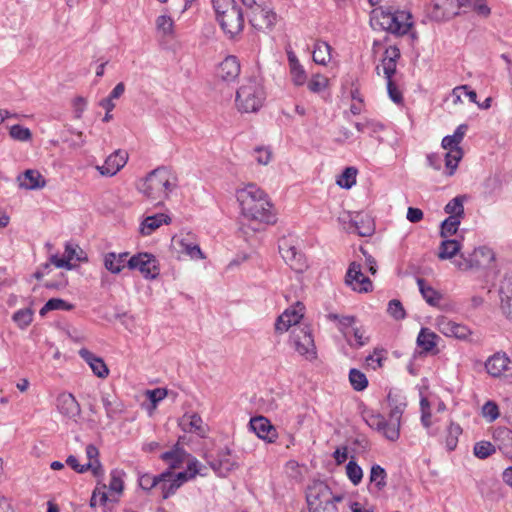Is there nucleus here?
<instances>
[{
	"mask_svg": "<svg viewBox=\"0 0 512 512\" xmlns=\"http://www.w3.org/2000/svg\"><path fill=\"white\" fill-rule=\"evenodd\" d=\"M79 355L89 365L97 377L106 378L109 375V369L103 358L95 355L86 348H81Z\"/></svg>",
	"mask_w": 512,
	"mask_h": 512,
	"instance_id": "bb28decb",
	"label": "nucleus"
},
{
	"mask_svg": "<svg viewBox=\"0 0 512 512\" xmlns=\"http://www.w3.org/2000/svg\"><path fill=\"white\" fill-rule=\"evenodd\" d=\"M287 59L293 83L296 86H302L307 81V74L303 66L292 50H287Z\"/></svg>",
	"mask_w": 512,
	"mask_h": 512,
	"instance_id": "c756f323",
	"label": "nucleus"
},
{
	"mask_svg": "<svg viewBox=\"0 0 512 512\" xmlns=\"http://www.w3.org/2000/svg\"><path fill=\"white\" fill-rule=\"evenodd\" d=\"M461 249V243L456 239L443 240L439 246L438 257L441 260L451 259L456 256Z\"/></svg>",
	"mask_w": 512,
	"mask_h": 512,
	"instance_id": "37998d69",
	"label": "nucleus"
},
{
	"mask_svg": "<svg viewBox=\"0 0 512 512\" xmlns=\"http://www.w3.org/2000/svg\"><path fill=\"white\" fill-rule=\"evenodd\" d=\"M74 308L73 304L66 302L60 298H51L49 299L45 305L40 309L39 314L41 316H45L49 311L53 310H63L70 311Z\"/></svg>",
	"mask_w": 512,
	"mask_h": 512,
	"instance_id": "49530a36",
	"label": "nucleus"
},
{
	"mask_svg": "<svg viewBox=\"0 0 512 512\" xmlns=\"http://www.w3.org/2000/svg\"><path fill=\"white\" fill-rule=\"evenodd\" d=\"M387 311L396 320L404 319L406 316L402 303L397 299L389 301Z\"/></svg>",
	"mask_w": 512,
	"mask_h": 512,
	"instance_id": "680f3d73",
	"label": "nucleus"
},
{
	"mask_svg": "<svg viewBox=\"0 0 512 512\" xmlns=\"http://www.w3.org/2000/svg\"><path fill=\"white\" fill-rule=\"evenodd\" d=\"M172 476V473L169 470H165L158 475H152L150 473H144L139 475L138 483L139 486L146 491H150L151 489L158 487L160 482L164 479V477Z\"/></svg>",
	"mask_w": 512,
	"mask_h": 512,
	"instance_id": "4c0bfd02",
	"label": "nucleus"
},
{
	"mask_svg": "<svg viewBox=\"0 0 512 512\" xmlns=\"http://www.w3.org/2000/svg\"><path fill=\"white\" fill-rule=\"evenodd\" d=\"M263 86L256 78H247L236 92V106L240 112L251 113L258 111L264 102Z\"/></svg>",
	"mask_w": 512,
	"mask_h": 512,
	"instance_id": "0eeeda50",
	"label": "nucleus"
},
{
	"mask_svg": "<svg viewBox=\"0 0 512 512\" xmlns=\"http://www.w3.org/2000/svg\"><path fill=\"white\" fill-rule=\"evenodd\" d=\"M81 254H83V251L77 244L66 242L63 257H59L57 254L52 255L50 257V262L57 268H66L71 270L73 268V265L71 264L72 260H83Z\"/></svg>",
	"mask_w": 512,
	"mask_h": 512,
	"instance_id": "a211bd4d",
	"label": "nucleus"
},
{
	"mask_svg": "<svg viewBox=\"0 0 512 512\" xmlns=\"http://www.w3.org/2000/svg\"><path fill=\"white\" fill-rule=\"evenodd\" d=\"M187 457H190V454L179 443H176L170 450L160 455V459L168 466L166 470H169L171 473L173 470L180 468L187 460Z\"/></svg>",
	"mask_w": 512,
	"mask_h": 512,
	"instance_id": "393cba45",
	"label": "nucleus"
},
{
	"mask_svg": "<svg viewBox=\"0 0 512 512\" xmlns=\"http://www.w3.org/2000/svg\"><path fill=\"white\" fill-rule=\"evenodd\" d=\"M462 434V428L459 424L451 422L450 425L447 428V435H446V448L449 451L455 450L458 444V438Z\"/></svg>",
	"mask_w": 512,
	"mask_h": 512,
	"instance_id": "603ef678",
	"label": "nucleus"
},
{
	"mask_svg": "<svg viewBox=\"0 0 512 512\" xmlns=\"http://www.w3.org/2000/svg\"><path fill=\"white\" fill-rule=\"evenodd\" d=\"M501 310L512 321V277L505 278L500 286Z\"/></svg>",
	"mask_w": 512,
	"mask_h": 512,
	"instance_id": "7c9ffc66",
	"label": "nucleus"
},
{
	"mask_svg": "<svg viewBox=\"0 0 512 512\" xmlns=\"http://www.w3.org/2000/svg\"><path fill=\"white\" fill-rule=\"evenodd\" d=\"M363 419L366 424L373 430L377 431L385 439L395 442L400 437V428L398 423H393L391 420L373 411H366L363 413Z\"/></svg>",
	"mask_w": 512,
	"mask_h": 512,
	"instance_id": "9d476101",
	"label": "nucleus"
},
{
	"mask_svg": "<svg viewBox=\"0 0 512 512\" xmlns=\"http://www.w3.org/2000/svg\"><path fill=\"white\" fill-rule=\"evenodd\" d=\"M250 428L262 440L273 443L277 439V430L264 416L252 417L249 422Z\"/></svg>",
	"mask_w": 512,
	"mask_h": 512,
	"instance_id": "6ab92c4d",
	"label": "nucleus"
},
{
	"mask_svg": "<svg viewBox=\"0 0 512 512\" xmlns=\"http://www.w3.org/2000/svg\"><path fill=\"white\" fill-rule=\"evenodd\" d=\"M444 155L447 176H453L457 170L458 164L463 157V150L461 147L448 148Z\"/></svg>",
	"mask_w": 512,
	"mask_h": 512,
	"instance_id": "c9c22d12",
	"label": "nucleus"
},
{
	"mask_svg": "<svg viewBox=\"0 0 512 512\" xmlns=\"http://www.w3.org/2000/svg\"><path fill=\"white\" fill-rule=\"evenodd\" d=\"M213 9L221 29L229 39L235 38L244 28V14L236 0H212Z\"/></svg>",
	"mask_w": 512,
	"mask_h": 512,
	"instance_id": "20e7f679",
	"label": "nucleus"
},
{
	"mask_svg": "<svg viewBox=\"0 0 512 512\" xmlns=\"http://www.w3.org/2000/svg\"><path fill=\"white\" fill-rule=\"evenodd\" d=\"M438 330L446 337H453L462 341H469L472 335V330L461 323H457L447 317H440L437 319Z\"/></svg>",
	"mask_w": 512,
	"mask_h": 512,
	"instance_id": "dca6fc26",
	"label": "nucleus"
},
{
	"mask_svg": "<svg viewBox=\"0 0 512 512\" xmlns=\"http://www.w3.org/2000/svg\"><path fill=\"white\" fill-rule=\"evenodd\" d=\"M412 15L405 10L379 7L371 13V25L396 36L406 35L413 26Z\"/></svg>",
	"mask_w": 512,
	"mask_h": 512,
	"instance_id": "7ed1b4c3",
	"label": "nucleus"
},
{
	"mask_svg": "<svg viewBox=\"0 0 512 512\" xmlns=\"http://www.w3.org/2000/svg\"><path fill=\"white\" fill-rule=\"evenodd\" d=\"M125 472L120 469H113L110 472L109 491L120 495L124 489Z\"/></svg>",
	"mask_w": 512,
	"mask_h": 512,
	"instance_id": "09e8293b",
	"label": "nucleus"
},
{
	"mask_svg": "<svg viewBox=\"0 0 512 512\" xmlns=\"http://www.w3.org/2000/svg\"><path fill=\"white\" fill-rule=\"evenodd\" d=\"M130 270H138L146 279H155L159 275V265L156 257L150 253H138L127 261Z\"/></svg>",
	"mask_w": 512,
	"mask_h": 512,
	"instance_id": "ddd939ff",
	"label": "nucleus"
},
{
	"mask_svg": "<svg viewBox=\"0 0 512 512\" xmlns=\"http://www.w3.org/2000/svg\"><path fill=\"white\" fill-rule=\"evenodd\" d=\"M437 338L438 336L428 328H421L417 336V345L422 349V352L429 353L435 349Z\"/></svg>",
	"mask_w": 512,
	"mask_h": 512,
	"instance_id": "a19ab883",
	"label": "nucleus"
},
{
	"mask_svg": "<svg viewBox=\"0 0 512 512\" xmlns=\"http://www.w3.org/2000/svg\"><path fill=\"white\" fill-rule=\"evenodd\" d=\"M18 185L25 190L43 189L47 181L45 177L36 169H27L17 177Z\"/></svg>",
	"mask_w": 512,
	"mask_h": 512,
	"instance_id": "5701e85b",
	"label": "nucleus"
},
{
	"mask_svg": "<svg viewBox=\"0 0 512 512\" xmlns=\"http://www.w3.org/2000/svg\"><path fill=\"white\" fill-rule=\"evenodd\" d=\"M460 257L461 260L456 261V266L460 270H469L489 264L494 259V253L490 248L481 246L475 248L468 256L461 254Z\"/></svg>",
	"mask_w": 512,
	"mask_h": 512,
	"instance_id": "4468645a",
	"label": "nucleus"
},
{
	"mask_svg": "<svg viewBox=\"0 0 512 512\" xmlns=\"http://www.w3.org/2000/svg\"><path fill=\"white\" fill-rule=\"evenodd\" d=\"M459 10L464 9L466 10H473L475 11L479 16L482 17H488L491 13V9L486 3V0H457Z\"/></svg>",
	"mask_w": 512,
	"mask_h": 512,
	"instance_id": "79ce46f5",
	"label": "nucleus"
},
{
	"mask_svg": "<svg viewBox=\"0 0 512 512\" xmlns=\"http://www.w3.org/2000/svg\"><path fill=\"white\" fill-rule=\"evenodd\" d=\"M483 416L489 421H495L499 416V409L495 402L487 401L482 407Z\"/></svg>",
	"mask_w": 512,
	"mask_h": 512,
	"instance_id": "0e129e2a",
	"label": "nucleus"
},
{
	"mask_svg": "<svg viewBox=\"0 0 512 512\" xmlns=\"http://www.w3.org/2000/svg\"><path fill=\"white\" fill-rule=\"evenodd\" d=\"M416 282L419 291L427 304L432 307L439 306L440 301L442 300V294L432 286L428 285L423 278H417Z\"/></svg>",
	"mask_w": 512,
	"mask_h": 512,
	"instance_id": "f704fd0d",
	"label": "nucleus"
},
{
	"mask_svg": "<svg viewBox=\"0 0 512 512\" xmlns=\"http://www.w3.org/2000/svg\"><path fill=\"white\" fill-rule=\"evenodd\" d=\"M176 178L165 167L151 171L138 185V190L147 198L162 203L176 188Z\"/></svg>",
	"mask_w": 512,
	"mask_h": 512,
	"instance_id": "f03ea898",
	"label": "nucleus"
},
{
	"mask_svg": "<svg viewBox=\"0 0 512 512\" xmlns=\"http://www.w3.org/2000/svg\"><path fill=\"white\" fill-rule=\"evenodd\" d=\"M9 135L12 139L21 142L29 141L32 138L30 129L19 124L10 127Z\"/></svg>",
	"mask_w": 512,
	"mask_h": 512,
	"instance_id": "13d9d810",
	"label": "nucleus"
},
{
	"mask_svg": "<svg viewBox=\"0 0 512 512\" xmlns=\"http://www.w3.org/2000/svg\"><path fill=\"white\" fill-rule=\"evenodd\" d=\"M349 381L351 386L356 391H362L368 386V379L366 375L356 368L349 371Z\"/></svg>",
	"mask_w": 512,
	"mask_h": 512,
	"instance_id": "864d4df0",
	"label": "nucleus"
},
{
	"mask_svg": "<svg viewBox=\"0 0 512 512\" xmlns=\"http://www.w3.org/2000/svg\"><path fill=\"white\" fill-rule=\"evenodd\" d=\"M388 404L390 407L389 419L393 423H398L399 427L401 426V417L405 410L406 403L405 402H397L391 394L388 395Z\"/></svg>",
	"mask_w": 512,
	"mask_h": 512,
	"instance_id": "8fccbe9b",
	"label": "nucleus"
},
{
	"mask_svg": "<svg viewBox=\"0 0 512 512\" xmlns=\"http://www.w3.org/2000/svg\"><path fill=\"white\" fill-rule=\"evenodd\" d=\"M302 309L303 307L298 304L297 307L293 309L285 310L275 322L276 332L284 333L288 331L290 327L297 325L303 317Z\"/></svg>",
	"mask_w": 512,
	"mask_h": 512,
	"instance_id": "a878e982",
	"label": "nucleus"
},
{
	"mask_svg": "<svg viewBox=\"0 0 512 512\" xmlns=\"http://www.w3.org/2000/svg\"><path fill=\"white\" fill-rule=\"evenodd\" d=\"M358 170L355 167H346L343 172L338 176L336 183L341 188L350 189L356 184Z\"/></svg>",
	"mask_w": 512,
	"mask_h": 512,
	"instance_id": "de8ad7c7",
	"label": "nucleus"
},
{
	"mask_svg": "<svg viewBox=\"0 0 512 512\" xmlns=\"http://www.w3.org/2000/svg\"><path fill=\"white\" fill-rule=\"evenodd\" d=\"M241 214L249 221L258 224L273 225L277 221L276 213L267 194L255 184H248L236 191Z\"/></svg>",
	"mask_w": 512,
	"mask_h": 512,
	"instance_id": "f257e3e1",
	"label": "nucleus"
},
{
	"mask_svg": "<svg viewBox=\"0 0 512 512\" xmlns=\"http://www.w3.org/2000/svg\"><path fill=\"white\" fill-rule=\"evenodd\" d=\"M460 218H456L455 216H448L441 223L440 235L442 238H448L457 233L460 223Z\"/></svg>",
	"mask_w": 512,
	"mask_h": 512,
	"instance_id": "3c124183",
	"label": "nucleus"
},
{
	"mask_svg": "<svg viewBox=\"0 0 512 512\" xmlns=\"http://www.w3.org/2000/svg\"><path fill=\"white\" fill-rule=\"evenodd\" d=\"M178 425L185 433H194L199 437H205L206 430L203 426V420L195 412H186L178 420Z\"/></svg>",
	"mask_w": 512,
	"mask_h": 512,
	"instance_id": "b1692460",
	"label": "nucleus"
},
{
	"mask_svg": "<svg viewBox=\"0 0 512 512\" xmlns=\"http://www.w3.org/2000/svg\"><path fill=\"white\" fill-rule=\"evenodd\" d=\"M278 249L283 260L295 271H302L306 267L304 255L298 250L292 237H282L278 242Z\"/></svg>",
	"mask_w": 512,
	"mask_h": 512,
	"instance_id": "f8f14e48",
	"label": "nucleus"
},
{
	"mask_svg": "<svg viewBox=\"0 0 512 512\" xmlns=\"http://www.w3.org/2000/svg\"><path fill=\"white\" fill-rule=\"evenodd\" d=\"M467 129L466 124L459 125L452 135H447L442 139V147L444 149L460 147L459 144L462 142Z\"/></svg>",
	"mask_w": 512,
	"mask_h": 512,
	"instance_id": "a18cd8bd",
	"label": "nucleus"
},
{
	"mask_svg": "<svg viewBox=\"0 0 512 512\" xmlns=\"http://www.w3.org/2000/svg\"><path fill=\"white\" fill-rule=\"evenodd\" d=\"M496 441L502 454L512 460V430L508 428L498 430Z\"/></svg>",
	"mask_w": 512,
	"mask_h": 512,
	"instance_id": "58836bf2",
	"label": "nucleus"
},
{
	"mask_svg": "<svg viewBox=\"0 0 512 512\" xmlns=\"http://www.w3.org/2000/svg\"><path fill=\"white\" fill-rule=\"evenodd\" d=\"M346 475L353 485H358L363 478V470L354 460L346 465Z\"/></svg>",
	"mask_w": 512,
	"mask_h": 512,
	"instance_id": "6e6d98bb",
	"label": "nucleus"
},
{
	"mask_svg": "<svg viewBox=\"0 0 512 512\" xmlns=\"http://www.w3.org/2000/svg\"><path fill=\"white\" fill-rule=\"evenodd\" d=\"M158 487L161 490L163 499H168L169 497L174 495L176 491L180 488L179 484L174 481L172 476L164 477V479L160 482Z\"/></svg>",
	"mask_w": 512,
	"mask_h": 512,
	"instance_id": "4d7b16f0",
	"label": "nucleus"
},
{
	"mask_svg": "<svg viewBox=\"0 0 512 512\" xmlns=\"http://www.w3.org/2000/svg\"><path fill=\"white\" fill-rule=\"evenodd\" d=\"M332 47L325 41L315 43L313 61L320 65H327L331 60Z\"/></svg>",
	"mask_w": 512,
	"mask_h": 512,
	"instance_id": "c03bdc74",
	"label": "nucleus"
},
{
	"mask_svg": "<svg viewBox=\"0 0 512 512\" xmlns=\"http://www.w3.org/2000/svg\"><path fill=\"white\" fill-rule=\"evenodd\" d=\"M240 62L236 56H227L219 65L218 76L226 82L235 81L240 74Z\"/></svg>",
	"mask_w": 512,
	"mask_h": 512,
	"instance_id": "cd10ccee",
	"label": "nucleus"
},
{
	"mask_svg": "<svg viewBox=\"0 0 512 512\" xmlns=\"http://www.w3.org/2000/svg\"><path fill=\"white\" fill-rule=\"evenodd\" d=\"M249 9L248 20L250 25L258 31L271 29L276 22V13L262 0H241Z\"/></svg>",
	"mask_w": 512,
	"mask_h": 512,
	"instance_id": "6e6552de",
	"label": "nucleus"
},
{
	"mask_svg": "<svg viewBox=\"0 0 512 512\" xmlns=\"http://www.w3.org/2000/svg\"><path fill=\"white\" fill-rule=\"evenodd\" d=\"M205 458L214 473L222 478L227 477L240 466L237 455L228 447L219 449L215 457L206 455Z\"/></svg>",
	"mask_w": 512,
	"mask_h": 512,
	"instance_id": "1a4fd4ad",
	"label": "nucleus"
},
{
	"mask_svg": "<svg viewBox=\"0 0 512 512\" xmlns=\"http://www.w3.org/2000/svg\"><path fill=\"white\" fill-rule=\"evenodd\" d=\"M387 485V473L385 469L378 465L374 464L371 467L370 475H369V485L368 490L372 494H378L384 490Z\"/></svg>",
	"mask_w": 512,
	"mask_h": 512,
	"instance_id": "c85d7f7f",
	"label": "nucleus"
},
{
	"mask_svg": "<svg viewBox=\"0 0 512 512\" xmlns=\"http://www.w3.org/2000/svg\"><path fill=\"white\" fill-rule=\"evenodd\" d=\"M327 319L336 322L337 329L351 348L360 349L368 344L370 337L363 326L357 325L355 316L329 313Z\"/></svg>",
	"mask_w": 512,
	"mask_h": 512,
	"instance_id": "423d86ee",
	"label": "nucleus"
},
{
	"mask_svg": "<svg viewBox=\"0 0 512 512\" xmlns=\"http://www.w3.org/2000/svg\"><path fill=\"white\" fill-rule=\"evenodd\" d=\"M459 14L457 0H434L431 16L436 21H445Z\"/></svg>",
	"mask_w": 512,
	"mask_h": 512,
	"instance_id": "412c9836",
	"label": "nucleus"
},
{
	"mask_svg": "<svg viewBox=\"0 0 512 512\" xmlns=\"http://www.w3.org/2000/svg\"><path fill=\"white\" fill-rule=\"evenodd\" d=\"M473 452L477 458L486 459L495 452V447L489 441H480L474 445Z\"/></svg>",
	"mask_w": 512,
	"mask_h": 512,
	"instance_id": "bf43d9fd",
	"label": "nucleus"
},
{
	"mask_svg": "<svg viewBox=\"0 0 512 512\" xmlns=\"http://www.w3.org/2000/svg\"><path fill=\"white\" fill-rule=\"evenodd\" d=\"M342 495H334L323 481H313L306 490V502L309 512H338L336 502H341Z\"/></svg>",
	"mask_w": 512,
	"mask_h": 512,
	"instance_id": "39448f33",
	"label": "nucleus"
},
{
	"mask_svg": "<svg viewBox=\"0 0 512 512\" xmlns=\"http://www.w3.org/2000/svg\"><path fill=\"white\" fill-rule=\"evenodd\" d=\"M290 344L302 356L307 359L316 358V347L308 326L294 327L290 334Z\"/></svg>",
	"mask_w": 512,
	"mask_h": 512,
	"instance_id": "9b49d317",
	"label": "nucleus"
},
{
	"mask_svg": "<svg viewBox=\"0 0 512 512\" xmlns=\"http://www.w3.org/2000/svg\"><path fill=\"white\" fill-rule=\"evenodd\" d=\"M106 485H103L102 490L96 488L90 499V506L92 508L96 507L98 504L104 505L108 501V495L105 491Z\"/></svg>",
	"mask_w": 512,
	"mask_h": 512,
	"instance_id": "774afa93",
	"label": "nucleus"
},
{
	"mask_svg": "<svg viewBox=\"0 0 512 512\" xmlns=\"http://www.w3.org/2000/svg\"><path fill=\"white\" fill-rule=\"evenodd\" d=\"M468 200V196L465 194L457 195L451 199L444 207L445 213L449 216H455L456 218L463 219L465 216L464 203Z\"/></svg>",
	"mask_w": 512,
	"mask_h": 512,
	"instance_id": "ea45409f",
	"label": "nucleus"
},
{
	"mask_svg": "<svg viewBox=\"0 0 512 512\" xmlns=\"http://www.w3.org/2000/svg\"><path fill=\"white\" fill-rule=\"evenodd\" d=\"M386 81H387V92H388L390 99L396 104H401L403 102L402 92L399 90V88L394 83L392 78H388V79H386Z\"/></svg>",
	"mask_w": 512,
	"mask_h": 512,
	"instance_id": "338daca9",
	"label": "nucleus"
},
{
	"mask_svg": "<svg viewBox=\"0 0 512 512\" xmlns=\"http://www.w3.org/2000/svg\"><path fill=\"white\" fill-rule=\"evenodd\" d=\"M328 79L322 75H314L308 82V89L311 92L319 93L327 86Z\"/></svg>",
	"mask_w": 512,
	"mask_h": 512,
	"instance_id": "e2e57ef3",
	"label": "nucleus"
},
{
	"mask_svg": "<svg viewBox=\"0 0 512 512\" xmlns=\"http://www.w3.org/2000/svg\"><path fill=\"white\" fill-rule=\"evenodd\" d=\"M383 352V349H375L372 355L366 357L367 364L372 366L374 370L381 368L383 366V362L386 360V357L383 355Z\"/></svg>",
	"mask_w": 512,
	"mask_h": 512,
	"instance_id": "69168bd1",
	"label": "nucleus"
},
{
	"mask_svg": "<svg viewBox=\"0 0 512 512\" xmlns=\"http://www.w3.org/2000/svg\"><path fill=\"white\" fill-rule=\"evenodd\" d=\"M13 320L21 328L27 327L33 320V313L30 309H21L14 313Z\"/></svg>",
	"mask_w": 512,
	"mask_h": 512,
	"instance_id": "052dcab7",
	"label": "nucleus"
},
{
	"mask_svg": "<svg viewBox=\"0 0 512 512\" xmlns=\"http://www.w3.org/2000/svg\"><path fill=\"white\" fill-rule=\"evenodd\" d=\"M156 29L163 36H172L174 34V21L169 15H160L156 19Z\"/></svg>",
	"mask_w": 512,
	"mask_h": 512,
	"instance_id": "5fc2aeb1",
	"label": "nucleus"
},
{
	"mask_svg": "<svg viewBox=\"0 0 512 512\" xmlns=\"http://www.w3.org/2000/svg\"><path fill=\"white\" fill-rule=\"evenodd\" d=\"M180 251L188 255L191 259L201 260L205 258L200 246L191 240V236L181 238L178 241Z\"/></svg>",
	"mask_w": 512,
	"mask_h": 512,
	"instance_id": "e433bc0d",
	"label": "nucleus"
},
{
	"mask_svg": "<svg viewBox=\"0 0 512 512\" xmlns=\"http://www.w3.org/2000/svg\"><path fill=\"white\" fill-rule=\"evenodd\" d=\"M511 360L505 352H496L485 362V369L492 377H500L511 370Z\"/></svg>",
	"mask_w": 512,
	"mask_h": 512,
	"instance_id": "f3484780",
	"label": "nucleus"
},
{
	"mask_svg": "<svg viewBox=\"0 0 512 512\" xmlns=\"http://www.w3.org/2000/svg\"><path fill=\"white\" fill-rule=\"evenodd\" d=\"M171 218L163 213L147 216L140 225V232L142 235H150L162 224H169Z\"/></svg>",
	"mask_w": 512,
	"mask_h": 512,
	"instance_id": "72a5a7b5",
	"label": "nucleus"
},
{
	"mask_svg": "<svg viewBox=\"0 0 512 512\" xmlns=\"http://www.w3.org/2000/svg\"><path fill=\"white\" fill-rule=\"evenodd\" d=\"M345 283L359 293L369 292L373 288L372 281L362 273L361 265L356 262L349 265Z\"/></svg>",
	"mask_w": 512,
	"mask_h": 512,
	"instance_id": "2eb2a0df",
	"label": "nucleus"
},
{
	"mask_svg": "<svg viewBox=\"0 0 512 512\" xmlns=\"http://www.w3.org/2000/svg\"><path fill=\"white\" fill-rule=\"evenodd\" d=\"M400 50L396 46H389L384 52L382 66L385 78H392L396 73L397 61L400 58Z\"/></svg>",
	"mask_w": 512,
	"mask_h": 512,
	"instance_id": "2f4dec72",
	"label": "nucleus"
},
{
	"mask_svg": "<svg viewBox=\"0 0 512 512\" xmlns=\"http://www.w3.org/2000/svg\"><path fill=\"white\" fill-rule=\"evenodd\" d=\"M128 160V154L125 151L117 150L110 154L103 165L97 166V170L103 176H114L122 169Z\"/></svg>",
	"mask_w": 512,
	"mask_h": 512,
	"instance_id": "aec40b11",
	"label": "nucleus"
},
{
	"mask_svg": "<svg viewBox=\"0 0 512 512\" xmlns=\"http://www.w3.org/2000/svg\"><path fill=\"white\" fill-rule=\"evenodd\" d=\"M56 407L60 414L69 419H76L81 413L80 405L71 393L59 394Z\"/></svg>",
	"mask_w": 512,
	"mask_h": 512,
	"instance_id": "4be33fe9",
	"label": "nucleus"
},
{
	"mask_svg": "<svg viewBox=\"0 0 512 512\" xmlns=\"http://www.w3.org/2000/svg\"><path fill=\"white\" fill-rule=\"evenodd\" d=\"M128 255V252H123L119 254H116L115 252H108L104 256L105 268L113 274H119L125 267V265H127Z\"/></svg>",
	"mask_w": 512,
	"mask_h": 512,
	"instance_id": "473e14b6",
	"label": "nucleus"
}]
</instances>
